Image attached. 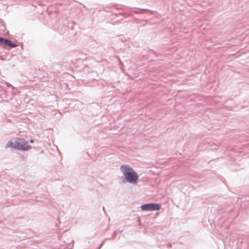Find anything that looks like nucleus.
<instances>
[{
	"instance_id": "1a4fd4ad",
	"label": "nucleus",
	"mask_w": 249,
	"mask_h": 249,
	"mask_svg": "<svg viewBox=\"0 0 249 249\" xmlns=\"http://www.w3.org/2000/svg\"><path fill=\"white\" fill-rule=\"evenodd\" d=\"M30 142L31 143H33L34 142V141L33 140L31 139L30 140Z\"/></svg>"
},
{
	"instance_id": "f257e3e1",
	"label": "nucleus",
	"mask_w": 249,
	"mask_h": 249,
	"mask_svg": "<svg viewBox=\"0 0 249 249\" xmlns=\"http://www.w3.org/2000/svg\"><path fill=\"white\" fill-rule=\"evenodd\" d=\"M120 170L124 177V178L122 180V182H127L134 184L137 182L139 178L138 175L129 165H122L120 167Z\"/></svg>"
},
{
	"instance_id": "9d476101",
	"label": "nucleus",
	"mask_w": 249,
	"mask_h": 249,
	"mask_svg": "<svg viewBox=\"0 0 249 249\" xmlns=\"http://www.w3.org/2000/svg\"><path fill=\"white\" fill-rule=\"evenodd\" d=\"M103 210L104 211L105 210V207H103Z\"/></svg>"
},
{
	"instance_id": "0eeeda50",
	"label": "nucleus",
	"mask_w": 249,
	"mask_h": 249,
	"mask_svg": "<svg viewBox=\"0 0 249 249\" xmlns=\"http://www.w3.org/2000/svg\"><path fill=\"white\" fill-rule=\"evenodd\" d=\"M3 21L1 22V26L5 29V25L2 23Z\"/></svg>"
},
{
	"instance_id": "423d86ee",
	"label": "nucleus",
	"mask_w": 249,
	"mask_h": 249,
	"mask_svg": "<svg viewBox=\"0 0 249 249\" xmlns=\"http://www.w3.org/2000/svg\"><path fill=\"white\" fill-rule=\"evenodd\" d=\"M138 8H135V9H136V10H133L132 12L136 14H141V10H139L137 9Z\"/></svg>"
},
{
	"instance_id": "7ed1b4c3",
	"label": "nucleus",
	"mask_w": 249,
	"mask_h": 249,
	"mask_svg": "<svg viewBox=\"0 0 249 249\" xmlns=\"http://www.w3.org/2000/svg\"><path fill=\"white\" fill-rule=\"evenodd\" d=\"M141 208L143 211H159L161 209V205L160 203H148L142 205Z\"/></svg>"
},
{
	"instance_id": "39448f33",
	"label": "nucleus",
	"mask_w": 249,
	"mask_h": 249,
	"mask_svg": "<svg viewBox=\"0 0 249 249\" xmlns=\"http://www.w3.org/2000/svg\"><path fill=\"white\" fill-rule=\"evenodd\" d=\"M138 9L141 10V11H145V12H147L148 13H150V14H152L153 13V11L150 10V9H145V8H143V9H141V8H137Z\"/></svg>"
},
{
	"instance_id": "f03ea898",
	"label": "nucleus",
	"mask_w": 249,
	"mask_h": 249,
	"mask_svg": "<svg viewBox=\"0 0 249 249\" xmlns=\"http://www.w3.org/2000/svg\"><path fill=\"white\" fill-rule=\"evenodd\" d=\"M6 147L13 148L21 151H28L32 147L24 139L19 138L9 141Z\"/></svg>"
},
{
	"instance_id": "6e6552de",
	"label": "nucleus",
	"mask_w": 249,
	"mask_h": 249,
	"mask_svg": "<svg viewBox=\"0 0 249 249\" xmlns=\"http://www.w3.org/2000/svg\"><path fill=\"white\" fill-rule=\"evenodd\" d=\"M103 245V243H102L100 245V246H99V247H98V249H100V248L102 247Z\"/></svg>"
},
{
	"instance_id": "20e7f679",
	"label": "nucleus",
	"mask_w": 249,
	"mask_h": 249,
	"mask_svg": "<svg viewBox=\"0 0 249 249\" xmlns=\"http://www.w3.org/2000/svg\"><path fill=\"white\" fill-rule=\"evenodd\" d=\"M5 45L11 48H15L18 44L13 41L3 37L0 36V45Z\"/></svg>"
}]
</instances>
